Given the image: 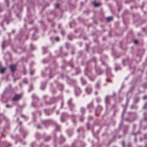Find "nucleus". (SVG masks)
<instances>
[{"mask_svg":"<svg viewBox=\"0 0 147 147\" xmlns=\"http://www.w3.org/2000/svg\"><path fill=\"white\" fill-rule=\"evenodd\" d=\"M21 96L20 94H16L13 98V100L14 101L18 100L20 99Z\"/></svg>","mask_w":147,"mask_h":147,"instance_id":"f257e3e1","label":"nucleus"},{"mask_svg":"<svg viewBox=\"0 0 147 147\" xmlns=\"http://www.w3.org/2000/svg\"><path fill=\"white\" fill-rule=\"evenodd\" d=\"M10 68L12 72L14 71L16 69V66L15 65H11L10 66Z\"/></svg>","mask_w":147,"mask_h":147,"instance_id":"f03ea898","label":"nucleus"},{"mask_svg":"<svg viewBox=\"0 0 147 147\" xmlns=\"http://www.w3.org/2000/svg\"><path fill=\"white\" fill-rule=\"evenodd\" d=\"M86 90L87 92H88V94H90L92 91V89L88 87L86 89Z\"/></svg>","mask_w":147,"mask_h":147,"instance_id":"7ed1b4c3","label":"nucleus"},{"mask_svg":"<svg viewBox=\"0 0 147 147\" xmlns=\"http://www.w3.org/2000/svg\"><path fill=\"white\" fill-rule=\"evenodd\" d=\"M113 19V18L112 17H109L106 18L107 21V22H109L111 21Z\"/></svg>","mask_w":147,"mask_h":147,"instance_id":"20e7f679","label":"nucleus"},{"mask_svg":"<svg viewBox=\"0 0 147 147\" xmlns=\"http://www.w3.org/2000/svg\"><path fill=\"white\" fill-rule=\"evenodd\" d=\"M6 69L5 68H2L0 69V72L1 73H3Z\"/></svg>","mask_w":147,"mask_h":147,"instance_id":"39448f33","label":"nucleus"},{"mask_svg":"<svg viewBox=\"0 0 147 147\" xmlns=\"http://www.w3.org/2000/svg\"><path fill=\"white\" fill-rule=\"evenodd\" d=\"M100 5V3H96L95 2L94 3V6L95 7H98Z\"/></svg>","mask_w":147,"mask_h":147,"instance_id":"423d86ee","label":"nucleus"},{"mask_svg":"<svg viewBox=\"0 0 147 147\" xmlns=\"http://www.w3.org/2000/svg\"><path fill=\"white\" fill-rule=\"evenodd\" d=\"M23 82L25 83H27L28 82L27 80L26 79H24L23 80Z\"/></svg>","mask_w":147,"mask_h":147,"instance_id":"0eeeda50","label":"nucleus"},{"mask_svg":"<svg viewBox=\"0 0 147 147\" xmlns=\"http://www.w3.org/2000/svg\"><path fill=\"white\" fill-rule=\"evenodd\" d=\"M100 85V84L98 82L96 84V87H98Z\"/></svg>","mask_w":147,"mask_h":147,"instance_id":"6e6552de","label":"nucleus"},{"mask_svg":"<svg viewBox=\"0 0 147 147\" xmlns=\"http://www.w3.org/2000/svg\"><path fill=\"white\" fill-rule=\"evenodd\" d=\"M55 40L57 41H59V38L58 37H56L55 38Z\"/></svg>","mask_w":147,"mask_h":147,"instance_id":"1a4fd4ad","label":"nucleus"},{"mask_svg":"<svg viewBox=\"0 0 147 147\" xmlns=\"http://www.w3.org/2000/svg\"><path fill=\"white\" fill-rule=\"evenodd\" d=\"M134 42L135 44H136L138 42V41L137 40H134Z\"/></svg>","mask_w":147,"mask_h":147,"instance_id":"9d476101","label":"nucleus"},{"mask_svg":"<svg viewBox=\"0 0 147 147\" xmlns=\"http://www.w3.org/2000/svg\"><path fill=\"white\" fill-rule=\"evenodd\" d=\"M81 110L82 112H84L85 111L84 109L83 108H82L81 109Z\"/></svg>","mask_w":147,"mask_h":147,"instance_id":"9b49d317","label":"nucleus"},{"mask_svg":"<svg viewBox=\"0 0 147 147\" xmlns=\"http://www.w3.org/2000/svg\"><path fill=\"white\" fill-rule=\"evenodd\" d=\"M108 98H109V96H107L106 97L105 99V100H106V102L107 101V99H108Z\"/></svg>","mask_w":147,"mask_h":147,"instance_id":"f8f14e48","label":"nucleus"},{"mask_svg":"<svg viewBox=\"0 0 147 147\" xmlns=\"http://www.w3.org/2000/svg\"><path fill=\"white\" fill-rule=\"evenodd\" d=\"M147 97L146 96H144L143 97V98L144 100H145L147 98Z\"/></svg>","mask_w":147,"mask_h":147,"instance_id":"ddd939ff","label":"nucleus"},{"mask_svg":"<svg viewBox=\"0 0 147 147\" xmlns=\"http://www.w3.org/2000/svg\"><path fill=\"white\" fill-rule=\"evenodd\" d=\"M59 7V4H57L56 5V7H55V8H57Z\"/></svg>","mask_w":147,"mask_h":147,"instance_id":"4468645a","label":"nucleus"},{"mask_svg":"<svg viewBox=\"0 0 147 147\" xmlns=\"http://www.w3.org/2000/svg\"><path fill=\"white\" fill-rule=\"evenodd\" d=\"M6 107L7 108H9L10 107L8 105H6Z\"/></svg>","mask_w":147,"mask_h":147,"instance_id":"2eb2a0df","label":"nucleus"},{"mask_svg":"<svg viewBox=\"0 0 147 147\" xmlns=\"http://www.w3.org/2000/svg\"><path fill=\"white\" fill-rule=\"evenodd\" d=\"M90 105L91 106H92V103H91Z\"/></svg>","mask_w":147,"mask_h":147,"instance_id":"dca6fc26","label":"nucleus"},{"mask_svg":"<svg viewBox=\"0 0 147 147\" xmlns=\"http://www.w3.org/2000/svg\"><path fill=\"white\" fill-rule=\"evenodd\" d=\"M88 108H89L90 107L89 106V105H88Z\"/></svg>","mask_w":147,"mask_h":147,"instance_id":"f3484780","label":"nucleus"},{"mask_svg":"<svg viewBox=\"0 0 147 147\" xmlns=\"http://www.w3.org/2000/svg\"><path fill=\"white\" fill-rule=\"evenodd\" d=\"M95 94H98V92H95Z\"/></svg>","mask_w":147,"mask_h":147,"instance_id":"a211bd4d","label":"nucleus"},{"mask_svg":"<svg viewBox=\"0 0 147 147\" xmlns=\"http://www.w3.org/2000/svg\"><path fill=\"white\" fill-rule=\"evenodd\" d=\"M37 127H38V128H40L39 127V125H38L37 126Z\"/></svg>","mask_w":147,"mask_h":147,"instance_id":"6ab92c4d","label":"nucleus"},{"mask_svg":"<svg viewBox=\"0 0 147 147\" xmlns=\"http://www.w3.org/2000/svg\"><path fill=\"white\" fill-rule=\"evenodd\" d=\"M60 27V25H59V28Z\"/></svg>","mask_w":147,"mask_h":147,"instance_id":"aec40b11","label":"nucleus"},{"mask_svg":"<svg viewBox=\"0 0 147 147\" xmlns=\"http://www.w3.org/2000/svg\"><path fill=\"white\" fill-rule=\"evenodd\" d=\"M79 129H78V132H79Z\"/></svg>","mask_w":147,"mask_h":147,"instance_id":"412c9836","label":"nucleus"},{"mask_svg":"<svg viewBox=\"0 0 147 147\" xmlns=\"http://www.w3.org/2000/svg\"><path fill=\"white\" fill-rule=\"evenodd\" d=\"M30 74H32V75L33 74L31 72H30Z\"/></svg>","mask_w":147,"mask_h":147,"instance_id":"4be33fe9","label":"nucleus"},{"mask_svg":"<svg viewBox=\"0 0 147 147\" xmlns=\"http://www.w3.org/2000/svg\"><path fill=\"white\" fill-rule=\"evenodd\" d=\"M22 117H23V116L22 115Z\"/></svg>","mask_w":147,"mask_h":147,"instance_id":"5701e85b","label":"nucleus"}]
</instances>
